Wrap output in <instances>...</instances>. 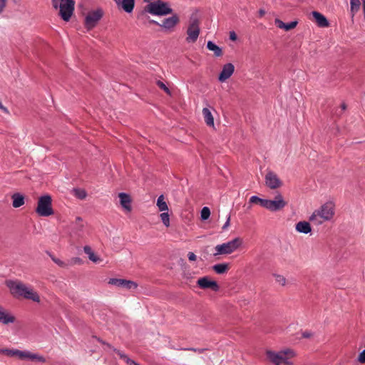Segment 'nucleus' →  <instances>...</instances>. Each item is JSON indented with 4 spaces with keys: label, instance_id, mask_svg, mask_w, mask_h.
Listing matches in <instances>:
<instances>
[{
    "label": "nucleus",
    "instance_id": "1",
    "mask_svg": "<svg viewBox=\"0 0 365 365\" xmlns=\"http://www.w3.org/2000/svg\"><path fill=\"white\" fill-rule=\"evenodd\" d=\"M336 214V205L333 201H327L314 210L309 217V221L314 225H322L333 220Z\"/></svg>",
    "mask_w": 365,
    "mask_h": 365
},
{
    "label": "nucleus",
    "instance_id": "2",
    "mask_svg": "<svg viewBox=\"0 0 365 365\" xmlns=\"http://www.w3.org/2000/svg\"><path fill=\"white\" fill-rule=\"evenodd\" d=\"M268 360L275 365H294L297 354L292 349H284L279 351H267Z\"/></svg>",
    "mask_w": 365,
    "mask_h": 365
},
{
    "label": "nucleus",
    "instance_id": "3",
    "mask_svg": "<svg viewBox=\"0 0 365 365\" xmlns=\"http://www.w3.org/2000/svg\"><path fill=\"white\" fill-rule=\"evenodd\" d=\"M243 244V240L241 237H235L227 242L217 245L215 247L216 252L214 256L219 255H228L238 250Z\"/></svg>",
    "mask_w": 365,
    "mask_h": 365
},
{
    "label": "nucleus",
    "instance_id": "4",
    "mask_svg": "<svg viewBox=\"0 0 365 365\" xmlns=\"http://www.w3.org/2000/svg\"><path fill=\"white\" fill-rule=\"evenodd\" d=\"M53 6L55 9L59 8V15L61 18L68 21L73 11L75 1L73 0H52Z\"/></svg>",
    "mask_w": 365,
    "mask_h": 365
},
{
    "label": "nucleus",
    "instance_id": "5",
    "mask_svg": "<svg viewBox=\"0 0 365 365\" xmlns=\"http://www.w3.org/2000/svg\"><path fill=\"white\" fill-rule=\"evenodd\" d=\"M148 3L144 9L151 14L163 16L172 11L169 4L161 0H153Z\"/></svg>",
    "mask_w": 365,
    "mask_h": 365
},
{
    "label": "nucleus",
    "instance_id": "6",
    "mask_svg": "<svg viewBox=\"0 0 365 365\" xmlns=\"http://www.w3.org/2000/svg\"><path fill=\"white\" fill-rule=\"evenodd\" d=\"M36 212L39 216L42 217H47L53 214L52 199L50 195H46L38 199Z\"/></svg>",
    "mask_w": 365,
    "mask_h": 365
},
{
    "label": "nucleus",
    "instance_id": "7",
    "mask_svg": "<svg viewBox=\"0 0 365 365\" xmlns=\"http://www.w3.org/2000/svg\"><path fill=\"white\" fill-rule=\"evenodd\" d=\"M6 285L10 294L16 299L23 298L27 285L19 280H7Z\"/></svg>",
    "mask_w": 365,
    "mask_h": 365
},
{
    "label": "nucleus",
    "instance_id": "8",
    "mask_svg": "<svg viewBox=\"0 0 365 365\" xmlns=\"http://www.w3.org/2000/svg\"><path fill=\"white\" fill-rule=\"evenodd\" d=\"M103 12L101 9L88 11L84 19V26L87 30L93 29L103 17Z\"/></svg>",
    "mask_w": 365,
    "mask_h": 365
},
{
    "label": "nucleus",
    "instance_id": "9",
    "mask_svg": "<svg viewBox=\"0 0 365 365\" xmlns=\"http://www.w3.org/2000/svg\"><path fill=\"white\" fill-rule=\"evenodd\" d=\"M287 205V202L284 200L281 193L275 195L273 200H266L265 208L271 212L282 210Z\"/></svg>",
    "mask_w": 365,
    "mask_h": 365
},
{
    "label": "nucleus",
    "instance_id": "10",
    "mask_svg": "<svg viewBox=\"0 0 365 365\" xmlns=\"http://www.w3.org/2000/svg\"><path fill=\"white\" fill-rule=\"evenodd\" d=\"M264 180L266 186L272 190L280 188L283 185L282 180L272 171L266 173Z\"/></svg>",
    "mask_w": 365,
    "mask_h": 365
},
{
    "label": "nucleus",
    "instance_id": "11",
    "mask_svg": "<svg viewBox=\"0 0 365 365\" xmlns=\"http://www.w3.org/2000/svg\"><path fill=\"white\" fill-rule=\"evenodd\" d=\"M108 284L127 290H133L138 287V284L135 282L125 279L111 278L108 280Z\"/></svg>",
    "mask_w": 365,
    "mask_h": 365
},
{
    "label": "nucleus",
    "instance_id": "12",
    "mask_svg": "<svg viewBox=\"0 0 365 365\" xmlns=\"http://www.w3.org/2000/svg\"><path fill=\"white\" fill-rule=\"evenodd\" d=\"M197 284L201 289H210L215 292L218 291L220 288L216 281L207 276L199 278L197 281Z\"/></svg>",
    "mask_w": 365,
    "mask_h": 365
},
{
    "label": "nucleus",
    "instance_id": "13",
    "mask_svg": "<svg viewBox=\"0 0 365 365\" xmlns=\"http://www.w3.org/2000/svg\"><path fill=\"white\" fill-rule=\"evenodd\" d=\"M199 34V24L197 21L195 20L188 26L187 31V37L186 38V41L189 43L195 42L198 38Z\"/></svg>",
    "mask_w": 365,
    "mask_h": 365
},
{
    "label": "nucleus",
    "instance_id": "14",
    "mask_svg": "<svg viewBox=\"0 0 365 365\" xmlns=\"http://www.w3.org/2000/svg\"><path fill=\"white\" fill-rule=\"evenodd\" d=\"M118 197L120 200V205L122 208L127 212H130L132 211V202L133 199L131 196L127 193L120 192L118 194Z\"/></svg>",
    "mask_w": 365,
    "mask_h": 365
},
{
    "label": "nucleus",
    "instance_id": "15",
    "mask_svg": "<svg viewBox=\"0 0 365 365\" xmlns=\"http://www.w3.org/2000/svg\"><path fill=\"white\" fill-rule=\"evenodd\" d=\"M23 299L31 300L34 302L40 303L41 297L38 292L33 287L27 286Z\"/></svg>",
    "mask_w": 365,
    "mask_h": 365
},
{
    "label": "nucleus",
    "instance_id": "16",
    "mask_svg": "<svg viewBox=\"0 0 365 365\" xmlns=\"http://www.w3.org/2000/svg\"><path fill=\"white\" fill-rule=\"evenodd\" d=\"M179 18L175 15L171 17L165 19L162 21L161 24H158L160 26H162L168 31H173L175 26L178 24Z\"/></svg>",
    "mask_w": 365,
    "mask_h": 365
},
{
    "label": "nucleus",
    "instance_id": "17",
    "mask_svg": "<svg viewBox=\"0 0 365 365\" xmlns=\"http://www.w3.org/2000/svg\"><path fill=\"white\" fill-rule=\"evenodd\" d=\"M235 67L234 66L229 63L225 65H224L222 70L219 76V81L220 82H225L226 80H227L234 73Z\"/></svg>",
    "mask_w": 365,
    "mask_h": 365
},
{
    "label": "nucleus",
    "instance_id": "18",
    "mask_svg": "<svg viewBox=\"0 0 365 365\" xmlns=\"http://www.w3.org/2000/svg\"><path fill=\"white\" fill-rule=\"evenodd\" d=\"M23 361H30L33 362L45 363L46 359L43 356L29 351H24Z\"/></svg>",
    "mask_w": 365,
    "mask_h": 365
},
{
    "label": "nucleus",
    "instance_id": "19",
    "mask_svg": "<svg viewBox=\"0 0 365 365\" xmlns=\"http://www.w3.org/2000/svg\"><path fill=\"white\" fill-rule=\"evenodd\" d=\"M0 353L9 357H15L19 360L23 361L24 351L16 349H0Z\"/></svg>",
    "mask_w": 365,
    "mask_h": 365
},
{
    "label": "nucleus",
    "instance_id": "20",
    "mask_svg": "<svg viewBox=\"0 0 365 365\" xmlns=\"http://www.w3.org/2000/svg\"><path fill=\"white\" fill-rule=\"evenodd\" d=\"M202 113L206 125L215 130L214 116L210 110L207 108H204L202 110Z\"/></svg>",
    "mask_w": 365,
    "mask_h": 365
},
{
    "label": "nucleus",
    "instance_id": "21",
    "mask_svg": "<svg viewBox=\"0 0 365 365\" xmlns=\"http://www.w3.org/2000/svg\"><path fill=\"white\" fill-rule=\"evenodd\" d=\"M117 6L127 13H130L134 8L135 0H115Z\"/></svg>",
    "mask_w": 365,
    "mask_h": 365
},
{
    "label": "nucleus",
    "instance_id": "22",
    "mask_svg": "<svg viewBox=\"0 0 365 365\" xmlns=\"http://www.w3.org/2000/svg\"><path fill=\"white\" fill-rule=\"evenodd\" d=\"M296 230L298 232L308 234L311 232L312 227L310 223L307 221H300L295 225Z\"/></svg>",
    "mask_w": 365,
    "mask_h": 365
},
{
    "label": "nucleus",
    "instance_id": "23",
    "mask_svg": "<svg viewBox=\"0 0 365 365\" xmlns=\"http://www.w3.org/2000/svg\"><path fill=\"white\" fill-rule=\"evenodd\" d=\"M313 18L315 21V22L317 24V25L320 27H328L329 23L325 18L324 16H323L322 14L317 11H313L312 12Z\"/></svg>",
    "mask_w": 365,
    "mask_h": 365
},
{
    "label": "nucleus",
    "instance_id": "24",
    "mask_svg": "<svg viewBox=\"0 0 365 365\" xmlns=\"http://www.w3.org/2000/svg\"><path fill=\"white\" fill-rule=\"evenodd\" d=\"M83 251L88 255V259L93 262L98 263L102 261V259L93 251L90 246L86 245L83 247Z\"/></svg>",
    "mask_w": 365,
    "mask_h": 365
},
{
    "label": "nucleus",
    "instance_id": "25",
    "mask_svg": "<svg viewBox=\"0 0 365 365\" xmlns=\"http://www.w3.org/2000/svg\"><path fill=\"white\" fill-rule=\"evenodd\" d=\"M156 206L159 212H166L169 210L168 202L163 195H161L158 197Z\"/></svg>",
    "mask_w": 365,
    "mask_h": 365
},
{
    "label": "nucleus",
    "instance_id": "26",
    "mask_svg": "<svg viewBox=\"0 0 365 365\" xmlns=\"http://www.w3.org/2000/svg\"><path fill=\"white\" fill-rule=\"evenodd\" d=\"M13 203L14 207H19L24 204V197L19 193H15L12 195Z\"/></svg>",
    "mask_w": 365,
    "mask_h": 365
},
{
    "label": "nucleus",
    "instance_id": "27",
    "mask_svg": "<svg viewBox=\"0 0 365 365\" xmlns=\"http://www.w3.org/2000/svg\"><path fill=\"white\" fill-rule=\"evenodd\" d=\"M230 269L229 264L226 263H222V264H217L212 267V269L217 273V274H224L226 273Z\"/></svg>",
    "mask_w": 365,
    "mask_h": 365
},
{
    "label": "nucleus",
    "instance_id": "28",
    "mask_svg": "<svg viewBox=\"0 0 365 365\" xmlns=\"http://www.w3.org/2000/svg\"><path fill=\"white\" fill-rule=\"evenodd\" d=\"M360 6V0H350V13L352 17L359 11Z\"/></svg>",
    "mask_w": 365,
    "mask_h": 365
},
{
    "label": "nucleus",
    "instance_id": "29",
    "mask_svg": "<svg viewBox=\"0 0 365 365\" xmlns=\"http://www.w3.org/2000/svg\"><path fill=\"white\" fill-rule=\"evenodd\" d=\"M207 48L210 50V51H212L214 52V55L215 56H222L223 53H222V50L219 47L217 46V45H215L213 42L212 41H208L207 42Z\"/></svg>",
    "mask_w": 365,
    "mask_h": 365
},
{
    "label": "nucleus",
    "instance_id": "30",
    "mask_svg": "<svg viewBox=\"0 0 365 365\" xmlns=\"http://www.w3.org/2000/svg\"><path fill=\"white\" fill-rule=\"evenodd\" d=\"M159 217L161 220L163 224L166 227H170V215L168 213V211L161 212V213L159 215Z\"/></svg>",
    "mask_w": 365,
    "mask_h": 365
},
{
    "label": "nucleus",
    "instance_id": "31",
    "mask_svg": "<svg viewBox=\"0 0 365 365\" xmlns=\"http://www.w3.org/2000/svg\"><path fill=\"white\" fill-rule=\"evenodd\" d=\"M15 321L16 317L6 311L0 322H1L3 324H9L10 323H14Z\"/></svg>",
    "mask_w": 365,
    "mask_h": 365
},
{
    "label": "nucleus",
    "instance_id": "32",
    "mask_svg": "<svg viewBox=\"0 0 365 365\" xmlns=\"http://www.w3.org/2000/svg\"><path fill=\"white\" fill-rule=\"evenodd\" d=\"M273 277L274 278L275 282L277 284H279V285H281L282 287H284L287 285V280L285 278V277H284L283 275L274 274H273Z\"/></svg>",
    "mask_w": 365,
    "mask_h": 365
},
{
    "label": "nucleus",
    "instance_id": "33",
    "mask_svg": "<svg viewBox=\"0 0 365 365\" xmlns=\"http://www.w3.org/2000/svg\"><path fill=\"white\" fill-rule=\"evenodd\" d=\"M73 195L78 199L80 200H83L87 196V192L85 190L83 189H80V188H78V189H74L73 190Z\"/></svg>",
    "mask_w": 365,
    "mask_h": 365
},
{
    "label": "nucleus",
    "instance_id": "34",
    "mask_svg": "<svg viewBox=\"0 0 365 365\" xmlns=\"http://www.w3.org/2000/svg\"><path fill=\"white\" fill-rule=\"evenodd\" d=\"M250 203L259 204L261 206L265 208L266 200L259 198L257 196H252L250 199Z\"/></svg>",
    "mask_w": 365,
    "mask_h": 365
},
{
    "label": "nucleus",
    "instance_id": "35",
    "mask_svg": "<svg viewBox=\"0 0 365 365\" xmlns=\"http://www.w3.org/2000/svg\"><path fill=\"white\" fill-rule=\"evenodd\" d=\"M118 356L125 360V361L128 364V365H140L139 364L136 363L135 361H134L133 360L129 359L126 355L122 354L121 352L120 351H118Z\"/></svg>",
    "mask_w": 365,
    "mask_h": 365
},
{
    "label": "nucleus",
    "instance_id": "36",
    "mask_svg": "<svg viewBox=\"0 0 365 365\" xmlns=\"http://www.w3.org/2000/svg\"><path fill=\"white\" fill-rule=\"evenodd\" d=\"M210 216V210L207 207H204L201 210V218L203 220H207Z\"/></svg>",
    "mask_w": 365,
    "mask_h": 365
},
{
    "label": "nucleus",
    "instance_id": "37",
    "mask_svg": "<svg viewBox=\"0 0 365 365\" xmlns=\"http://www.w3.org/2000/svg\"><path fill=\"white\" fill-rule=\"evenodd\" d=\"M51 257L53 262L58 264L59 267L63 268H68V264L65 262L61 260L60 259L54 256H51Z\"/></svg>",
    "mask_w": 365,
    "mask_h": 365
},
{
    "label": "nucleus",
    "instance_id": "38",
    "mask_svg": "<svg viewBox=\"0 0 365 365\" xmlns=\"http://www.w3.org/2000/svg\"><path fill=\"white\" fill-rule=\"evenodd\" d=\"M156 83H157L158 86L160 89L163 90L168 95H169V96L172 95L170 89L166 86V85L163 82H162L160 81H158Z\"/></svg>",
    "mask_w": 365,
    "mask_h": 365
},
{
    "label": "nucleus",
    "instance_id": "39",
    "mask_svg": "<svg viewBox=\"0 0 365 365\" xmlns=\"http://www.w3.org/2000/svg\"><path fill=\"white\" fill-rule=\"evenodd\" d=\"M297 24V21H292L289 24H286L284 30L289 31V30L293 29L296 27Z\"/></svg>",
    "mask_w": 365,
    "mask_h": 365
},
{
    "label": "nucleus",
    "instance_id": "40",
    "mask_svg": "<svg viewBox=\"0 0 365 365\" xmlns=\"http://www.w3.org/2000/svg\"><path fill=\"white\" fill-rule=\"evenodd\" d=\"M274 23H275V25L279 27V29H284L285 28V24L282 21H281L280 19H276L274 20Z\"/></svg>",
    "mask_w": 365,
    "mask_h": 365
},
{
    "label": "nucleus",
    "instance_id": "41",
    "mask_svg": "<svg viewBox=\"0 0 365 365\" xmlns=\"http://www.w3.org/2000/svg\"><path fill=\"white\" fill-rule=\"evenodd\" d=\"M187 258H188L189 261H190V262H195L197 259L196 255L192 252H189L187 253Z\"/></svg>",
    "mask_w": 365,
    "mask_h": 365
},
{
    "label": "nucleus",
    "instance_id": "42",
    "mask_svg": "<svg viewBox=\"0 0 365 365\" xmlns=\"http://www.w3.org/2000/svg\"><path fill=\"white\" fill-rule=\"evenodd\" d=\"M358 361L361 364L365 363V350H364L358 356Z\"/></svg>",
    "mask_w": 365,
    "mask_h": 365
},
{
    "label": "nucleus",
    "instance_id": "43",
    "mask_svg": "<svg viewBox=\"0 0 365 365\" xmlns=\"http://www.w3.org/2000/svg\"><path fill=\"white\" fill-rule=\"evenodd\" d=\"M7 0H0V14L3 12L6 6Z\"/></svg>",
    "mask_w": 365,
    "mask_h": 365
},
{
    "label": "nucleus",
    "instance_id": "44",
    "mask_svg": "<svg viewBox=\"0 0 365 365\" xmlns=\"http://www.w3.org/2000/svg\"><path fill=\"white\" fill-rule=\"evenodd\" d=\"M0 110L6 113V114H9V110L8 109L3 105L2 102H1V100L0 99Z\"/></svg>",
    "mask_w": 365,
    "mask_h": 365
},
{
    "label": "nucleus",
    "instance_id": "45",
    "mask_svg": "<svg viewBox=\"0 0 365 365\" xmlns=\"http://www.w3.org/2000/svg\"><path fill=\"white\" fill-rule=\"evenodd\" d=\"M230 216H228L226 222L222 226V230H227L230 227Z\"/></svg>",
    "mask_w": 365,
    "mask_h": 365
},
{
    "label": "nucleus",
    "instance_id": "46",
    "mask_svg": "<svg viewBox=\"0 0 365 365\" xmlns=\"http://www.w3.org/2000/svg\"><path fill=\"white\" fill-rule=\"evenodd\" d=\"M76 224L78 225V226L83 227V220L81 219V217H77L76 218V221H75Z\"/></svg>",
    "mask_w": 365,
    "mask_h": 365
},
{
    "label": "nucleus",
    "instance_id": "47",
    "mask_svg": "<svg viewBox=\"0 0 365 365\" xmlns=\"http://www.w3.org/2000/svg\"><path fill=\"white\" fill-rule=\"evenodd\" d=\"M71 262H72V263L73 264H82V260L79 257H74V258H73L71 259Z\"/></svg>",
    "mask_w": 365,
    "mask_h": 365
},
{
    "label": "nucleus",
    "instance_id": "48",
    "mask_svg": "<svg viewBox=\"0 0 365 365\" xmlns=\"http://www.w3.org/2000/svg\"><path fill=\"white\" fill-rule=\"evenodd\" d=\"M230 40L235 41L237 40V34L235 31H230Z\"/></svg>",
    "mask_w": 365,
    "mask_h": 365
},
{
    "label": "nucleus",
    "instance_id": "49",
    "mask_svg": "<svg viewBox=\"0 0 365 365\" xmlns=\"http://www.w3.org/2000/svg\"><path fill=\"white\" fill-rule=\"evenodd\" d=\"M302 336L304 338H310L312 336V334L311 332H309V331H305L302 334Z\"/></svg>",
    "mask_w": 365,
    "mask_h": 365
},
{
    "label": "nucleus",
    "instance_id": "50",
    "mask_svg": "<svg viewBox=\"0 0 365 365\" xmlns=\"http://www.w3.org/2000/svg\"><path fill=\"white\" fill-rule=\"evenodd\" d=\"M341 110H346V105L345 103H342V104L341 105Z\"/></svg>",
    "mask_w": 365,
    "mask_h": 365
},
{
    "label": "nucleus",
    "instance_id": "51",
    "mask_svg": "<svg viewBox=\"0 0 365 365\" xmlns=\"http://www.w3.org/2000/svg\"><path fill=\"white\" fill-rule=\"evenodd\" d=\"M260 16H263L264 14V11L263 10H261L259 11Z\"/></svg>",
    "mask_w": 365,
    "mask_h": 365
}]
</instances>
